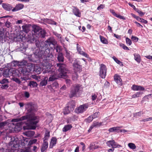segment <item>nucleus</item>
Returning a JSON list of instances; mask_svg holds the SVG:
<instances>
[{
    "label": "nucleus",
    "instance_id": "nucleus-8",
    "mask_svg": "<svg viewBox=\"0 0 152 152\" xmlns=\"http://www.w3.org/2000/svg\"><path fill=\"white\" fill-rule=\"evenodd\" d=\"M57 42L53 38L50 37L48 39L44 42V45H43V48H49L48 46H50L51 45H55L57 44Z\"/></svg>",
    "mask_w": 152,
    "mask_h": 152
},
{
    "label": "nucleus",
    "instance_id": "nucleus-29",
    "mask_svg": "<svg viewBox=\"0 0 152 152\" xmlns=\"http://www.w3.org/2000/svg\"><path fill=\"white\" fill-rule=\"evenodd\" d=\"M101 42L103 44H107L108 43V42L107 39L103 37L101 35L99 36Z\"/></svg>",
    "mask_w": 152,
    "mask_h": 152
},
{
    "label": "nucleus",
    "instance_id": "nucleus-23",
    "mask_svg": "<svg viewBox=\"0 0 152 152\" xmlns=\"http://www.w3.org/2000/svg\"><path fill=\"white\" fill-rule=\"evenodd\" d=\"M134 59L138 63L140 62L141 58L140 55L138 54L134 53Z\"/></svg>",
    "mask_w": 152,
    "mask_h": 152
},
{
    "label": "nucleus",
    "instance_id": "nucleus-12",
    "mask_svg": "<svg viewBox=\"0 0 152 152\" xmlns=\"http://www.w3.org/2000/svg\"><path fill=\"white\" fill-rule=\"evenodd\" d=\"M131 89L134 91H144L145 88L142 86L137 85H133L132 86Z\"/></svg>",
    "mask_w": 152,
    "mask_h": 152
},
{
    "label": "nucleus",
    "instance_id": "nucleus-41",
    "mask_svg": "<svg viewBox=\"0 0 152 152\" xmlns=\"http://www.w3.org/2000/svg\"><path fill=\"white\" fill-rule=\"evenodd\" d=\"M138 21L146 24L148 23L147 20L144 19L140 18L139 17H138V18L137 19Z\"/></svg>",
    "mask_w": 152,
    "mask_h": 152
},
{
    "label": "nucleus",
    "instance_id": "nucleus-26",
    "mask_svg": "<svg viewBox=\"0 0 152 152\" xmlns=\"http://www.w3.org/2000/svg\"><path fill=\"white\" fill-rule=\"evenodd\" d=\"M72 127V125L70 124H68L64 126L62 129V131L64 132H66L70 130Z\"/></svg>",
    "mask_w": 152,
    "mask_h": 152
},
{
    "label": "nucleus",
    "instance_id": "nucleus-5",
    "mask_svg": "<svg viewBox=\"0 0 152 152\" xmlns=\"http://www.w3.org/2000/svg\"><path fill=\"white\" fill-rule=\"evenodd\" d=\"M3 75L5 77H10V76L12 75L15 76V75H19L18 73H16V70L14 68H6L4 69L3 70Z\"/></svg>",
    "mask_w": 152,
    "mask_h": 152
},
{
    "label": "nucleus",
    "instance_id": "nucleus-55",
    "mask_svg": "<svg viewBox=\"0 0 152 152\" xmlns=\"http://www.w3.org/2000/svg\"><path fill=\"white\" fill-rule=\"evenodd\" d=\"M99 115V112H96L94 113L91 115L92 117H93L94 118H96L98 117Z\"/></svg>",
    "mask_w": 152,
    "mask_h": 152
},
{
    "label": "nucleus",
    "instance_id": "nucleus-1",
    "mask_svg": "<svg viewBox=\"0 0 152 152\" xmlns=\"http://www.w3.org/2000/svg\"><path fill=\"white\" fill-rule=\"evenodd\" d=\"M33 108L31 106V107L28 110V113L25 115L17 118L13 119L12 120V122H17L15 124V125L14 127L15 131L17 132L20 131L22 129V125L25 122L23 121L27 120L31 126H28L27 124L26 123V126H23L24 130L26 129H35L36 128V125L39 122V116H36L34 114L33 111Z\"/></svg>",
    "mask_w": 152,
    "mask_h": 152
},
{
    "label": "nucleus",
    "instance_id": "nucleus-19",
    "mask_svg": "<svg viewBox=\"0 0 152 152\" xmlns=\"http://www.w3.org/2000/svg\"><path fill=\"white\" fill-rule=\"evenodd\" d=\"M77 50L79 53L84 56L87 57L88 56L87 54L83 51H81V49L80 47V45L77 44Z\"/></svg>",
    "mask_w": 152,
    "mask_h": 152
},
{
    "label": "nucleus",
    "instance_id": "nucleus-40",
    "mask_svg": "<svg viewBox=\"0 0 152 152\" xmlns=\"http://www.w3.org/2000/svg\"><path fill=\"white\" fill-rule=\"evenodd\" d=\"M57 79V76L56 75H51L49 78V81H53Z\"/></svg>",
    "mask_w": 152,
    "mask_h": 152
},
{
    "label": "nucleus",
    "instance_id": "nucleus-39",
    "mask_svg": "<svg viewBox=\"0 0 152 152\" xmlns=\"http://www.w3.org/2000/svg\"><path fill=\"white\" fill-rule=\"evenodd\" d=\"M22 31L26 33H28L29 31L28 28V26H22Z\"/></svg>",
    "mask_w": 152,
    "mask_h": 152
},
{
    "label": "nucleus",
    "instance_id": "nucleus-27",
    "mask_svg": "<svg viewBox=\"0 0 152 152\" xmlns=\"http://www.w3.org/2000/svg\"><path fill=\"white\" fill-rule=\"evenodd\" d=\"M120 127H115L110 128L108 129V131L110 132H118V131Z\"/></svg>",
    "mask_w": 152,
    "mask_h": 152
},
{
    "label": "nucleus",
    "instance_id": "nucleus-9",
    "mask_svg": "<svg viewBox=\"0 0 152 152\" xmlns=\"http://www.w3.org/2000/svg\"><path fill=\"white\" fill-rule=\"evenodd\" d=\"M88 105L86 104L81 105L79 107L75 109V112L77 113H83L86 111L88 108Z\"/></svg>",
    "mask_w": 152,
    "mask_h": 152
},
{
    "label": "nucleus",
    "instance_id": "nucleus-6",
    "mask_svg": "<svg viewBox=\"0 0 152 152\" xmlns=\"http://www.w3.org/2000/svg\"><path fill=\"white\" fill-rule=\"evenodd\" d=\"M57 66L59 67L58 71L59 72V76L61 77L65 76L67 71L66 64H57Z\"/></svg>",
    "mask_w": 152,
    "mask_h": 152
},
{
    "label": "nucleus",
    "instance_id": "nucleus-22",
    "mask_svg": "<svg viewBox=\"0 0 152 152\" xmlns=\"http://www.w3.org/2000/svg\"><path fill=\"white\" fill-rule=\"evenodd\" d=\"M33 28L34 32L37 34H38L41 29L39 26L36 25H34L33 27Z\"/></svg>",
    "mask_w": 152,
    "mask_h": 152
},
{
    "label": "nucleus",
    "instance_id": "nucleus-36",
    "mask_svg": "<svg viewBox=\"0 0 152 152\" xmlns=\"http://www.w3.org/2000/svg\"><path fill=\"white\" fill-rule=\"evenodd\" d=\"M35 43L36 46L38 48H39V49H38L39 50H40L41 48L43 47L41 45V44L42 43V42L40 43L38 40H36L35 42Z\"/></svg>",
    "mask_w": 152,
    "mask_h": 152
},
{
    "label": "nucleus",
    "instance_id": "nucleus-7",
    "mask_svg": "<svg viewBox=\"0 0 152 152\" xmlns=\"http://www.w3.org/2000/svg\"><path fill=\"white\" fill-rule=\"evenodd\" d=\"M107 69L106 66L103 64L100 65L99 75L102 78H104L106 75Z\"/></svg>",
    "mask_w": 152,
    "mask_h": 152
},
{
    "label": "nucleus",
    "instance_id": "nucleus-18",
    "mask_svg": "<svg viewBox=\"0 0 152 152\" xmlns=\"http://www.w3.org/2000/svg\"><path fill=\"white\" fill-rule=\"evenodd\" d=\"M57 141V139L56 137H53L51 139L49 148H53L56 143Z\"/></svg>",
    "mask_w": 152,
    "mask_h": 152
},
{
    "label": "nucleus",
    "instance_id": "nucleus-42",
    "mask_svg": "<svg viewBox=\"0 0 152 152\" xmlns=\"http://www.w3.org/2000/svg\"><path fill=\"white\" fill-rule=\"evenodd\" d=\"M8 122L7 121H5L0 122V129H2L4 126L7 124Z\"/></svg>",
    "mask_w": 152,
    "mask_h": 152
},
{
    "label": "nucleus",
    "instance_id": "nucleus-35",
    "mask_svg": "<svg viewBox=\"0 0 152 152\" xmlns=\"http://www.w3.org/2000/svg\"><path fill=\"white\" fill-rule=\"evenodd\" d=\"M142 93L141 92H137L135 94L132 95V98H135L137 97H138L141 96L142 94Z\"/></svg>",
    "mask_w": 152,
    "mask_h": 152
},
{
    "label": "nucleus",
    "instance_id": "nucleus-32",
    "mask_svg": "<svg viewBox=\"0 0 152 152\" xmlns=\"http://www.w3.org/2000/svg\"><path fill=\"white\" fill-rule=\"evenodd\" d=\"M28 86H30V87L35 88L37 87V84L34 81H31L29 83Z\"/></svg>",
    "mask_w": 152,
    "mask_h": 152
},
{
    "label": "nucleus",
    "instance_id": "nucleus-15",
    "mask_svg": "<svg viewBox=\"0 0 152 152\" xmlns=\"http://www.w3.org/2000/svg\"><path fill=\"white\" fill-rule=\"evenodd\" d=\"M73 12L76 16L80 17L81 16V13L79 10L76 7H73L72 8Z\"/></svg>",
    "mask_w": 152,
    "mask_h": 152
},
{
    "label": "nucleus",
    "instance_id": "nucleus-34",
    "mask_svg": "<svg viewBox=\"0 0 152 152\" xmlns=\"http://www.w3.org/2000/svg\"><path fill=\"white\" fill-rule=\"evenodd\" d=\"M71 111L69 108L67 106L64 109L63 112L64 114L66 115L69 113Z\"/></svg>",
    "mask_w": 152,
    "mask_h": 152
},
{
    "label": "nucleus",
    "instance_id": "nucleus-38",
    "mask_svg": "<svg viewBox=\"0 0 152 152\" xmlns=\"http://www.w3.org/2000/svg\"><path fill=\"white\" fill-rule=\"evenodd\" d=\"M35 134L34 131H28L26 133V134L29 137H31L33 136Z\"/></svg>",
    "mask_w": 152,
    "mask_h": 152
},
{
    "label": "nucleus",
    "instance_id": "nucleus-31",
    "mask_svg": "<svg viewBox=\"0 0 152 152\" xmlns=\"http://www.w3.org/2000/svg\"><path fill=\"white\" fill-rule=\"evenodd\" d=\"M48 78L47 77L44 78V80L41 81L40 83V85L42 86H45L47 84V80Z\"/></svg>",
    "mask_w": 152,
    "mask_h": 152
},
{
    "label": "nucleus",
    "instance_id": "nucleus-60",
    "mask_svg": "<svg viewBox=\"0 0 152 152\" xmlns=\"http://www.w3.org/2000/svg\"><path fill=\"white\" fill-rule=\"evenodd\" d=\"M41 70V69L40 67L38 68V69H37L35 67L34 69V71L36 72L38 74H39L40 73Z\"/></svg>",
    "mask_w": 152,
    "mask_h": 152
},
{
    "label": "nucleus",
    "instance_id": "nucleus-50",
    "mask_svg": "<svg viewBox=\"0 0 152 152\" xmlns=\"http://www.w3.org/2000/svg\"><path fill=\"white\" fill-rule=\"evenodd\" d=\"M135 11L138 13H139L140 16H142L143 15L145 14V12H142L139 10L138 9H135Z\"/></svg>",
    "mask_w": 152,
    "mask_h": 152
},
{
    "label": "nucleus",
    "instance_id": "nucleus-17",
    "mask_svg": "<svg viewBox=\"0 0 152 152\" xmlns=\"http://www.w3.org/2000/svg\"><path fill=\"white\" fill-rule=\"evenodd\" d=\"M18 139L16 137H11L10 140V144L11 145H13V146L17 144Z\"/></svg>",
    "mask_w": 152,
    "mask_h": 152
},
{
    "label": "nucleus",
    "instance_id": "nucleus-56",
    "mask_svg": "<svg viewBox=\"0 0 152 152\" xmlns=\"http://www.w3.org/2000/svg\"><path fill=\"white\" fill-rule=\"evenodd\" d=\"M5 26L8 28H9L12 26V24L11 23L8 21H6L5 23Z\"/></svg>",
    "mask_w": 152,
    "mask_h": 152
},
{
    "label": "nucleus",
    "instance_id": "nucleus-58",
    "mask_svg": "<svg viewBox=\"0 0 152 152\" xmlns=\"http://www.w3.org/2000/svg\"><path fill=\"white\" fill-rule=\"evenodd\" d=\"M8 86L7 84H2L1 88L3 89H7L8 87Z\"/></svg>",
    "mask_w": 152,
    "mask_h": 152
},
{
    "label": "nucleus",
    "instance_id": "nucleus-10",
    "mask_svg": "<svg viewBox=\"0 0 152 152\" xmlns=\"http://www.w3.org/2000/svg\"><path fill=\"white\" fill-rule=\"evenodd\" d=\"M73 66L75 72L80 73L82 71V66L79 64L78 61L77 60H75Z\"/></svg>",
    "mask_w": 152,
    "mask_h": 152
},
{
    "label": "nucleus",
    "instance_id": "nucleus-62",
    "mask_svg": "<svg viewBox=\"0 0 152 152\" xmlns=\"http://www.w3.org/2000/svg\"><path fill=\"white\" fill-rule=\"evenodd\" d=\"M143 113L141 111H140L139 112L136 113H135L134 114V116H140L142 114H143Z\"/></svg>",
    "mask_w": 152,
    "mask_h": 152
},
{
    "label": "nucleus",
    "instance_id": "nucleus-14",
    "mask_svg": "<svg viewBox=\"0 0 152 152\" xmlns=\"http://www.w3.org/2000/svg\"><path fill=\"white\" fill-rule=\"evenodd\" d=\"M24 7L23 4H17L15 7L12 10V12H15L22 9Z\"/></svg>",
    "mask_w": 152,
    "mask_h": 152
},
{
    "label": "nucleus",
    "instance_id": "nucleus-21",
    "mask_svg": "<svg viewBox=\"0 0 152 152\" xmlns=\"http://www.w3.org/2000/svg\"><path fill=\"white\" fill-rule=\"evenodd\" d=\"M37 34L39 37L43 38L45 36L46 32L44 30L41 28Z\"/></svg>",
    "mask_w": 152,
    "mask_h": 152
},
{
    "label": "nucleus",
    "instance_id": "nucleus-20",
    "mask_svg": "<svg viewBox=\"0 0 152 152\" xmlns=\"http://www.w3.org/2000/svg\"><path fill=\"white\" fill-rule=\"evenodd\" d=\"M2 5L4 9L7 11H10L12 8V7L10 5L7 4L3 3Z\"/></svg>",
    "mask_w": 152,
    "mask_h": 152
},
{
    "label": "nucleus",
    "instance_id": "nucleus-54",
    "mask_svg": "<svg viewBox=\"0 0 152 152\" xmlns=\"http://www.w3.org/2000/svg\"><path fill=\"white\" fill-rule=\"evenodd\" d=\"M122 146L121 145H119V144H118L115 141H114V143L113 144V147H112V148H120V147H121Z\"/></svg>",
    "mask_w": 152,
    "mask_h": 152
},
{
    "label": "nucleus",
    "instance_id": "nucleus-37",
    "mask_svg": "<svg viewBox=\"0 0 152 152\" xmlns=\"http://www.w3.org/2000/svg\"><path fill=\"white\" fill-rule=\"evenodd\" d=\"M114 142V140H109L106 142V144L109 147H112Z\"/></svg>",
    "mask_w": 152,
    "mask_h": 152
},
{
    "label": "nucleus",
    "instance_id": "nucleus-57",
    "mask_svg": "<svg viewBox=\"0 0 152 152\" xmlns=\"http://www.w3.org/2000/svg\"><path fill=\"white\" fill-rule=\"evenodd\" d=\"M61 47L59 45H57L55 49L56 50L57 52L60 53Z\"/></svg>",
    "mask_w": 152,
    "mask_h": 152
},
{
    "label": "nucleus",
    "instance_id": "nucleus-3",
    "mask_svg": "<svg viewBox=\"0 0 152 152\" xmlns=\"http://www.w3.org/2000/svg\"><path fill=\"white\" fill-rule=\"evenodd\" d=\"M41 50L37 49L34 52L33 56L36 58L42 59L47 61H50L52 60L53 57L52 53L50 52L49 48H41Z\"/></svg>",
    "mask_w": 152,
    "mask_h": 152
},
{
    "label": "nucleus",
    "instance_id": "nucleus-49",
    "mask_svg": "<svg viewBox=\"0 0 152 152\" xmlns=\"http://www.w3.org/2000/svg\"><path fill=\"white\" fill-rule=\"evenodd\" d=\"M75 72V73L72 76V79L73 80H77L78 77V75L77 74V72Z\"/></svg>",
    "mask_w": 152,
    "mask_h": 152
},
{
    "label": "nucleus",
    "instance_id": "nucleus-61",
    "mask_svg": "<svg viewBox=\"0 0 152 152\" xmlns=\"http://www.w3.org/2000/svg\"><path fill=\"white\" fill-rule=\"evenodd\" d=\"M101 125V123H99V122H94L93 126H94V127L100 126Z\"/></svg>",
    "mask_w": 152,
    "mask_h": 152
},
{
    "label": "nucleus",
    "instance_id": "nucleus-59",
    "mask_svg": "<svg viewBox=\"0 0 152 152\" xmlns=\"http://www.w3.org/2000/svg\"><path fill=\"white\" fill-rule=\"evenodd\" d=\"M120 19H122L123 20H125L126 19V18L123 16H122L120 15L117 14L116 16H115Z\"/></svg>",
    "mask_w": 152,
    "mask_h": 152
},
{
    "label": "nucleus",
    "instance_id": "nucleus-30",
    "mask_svg": "<svg viewBox=\"0 0 152 152\" xmlns=\"http://www.w3.org/2000/svg\"><path fill=\"white\" fill-rule=\"evenodd\" d=\"M44 21L47 22L49 24L55 25H56V22L53 20H52L49 19L47 18L45 19Z\"/></svg>",
    "mask_w": 152,
    "mask_h": 152
},
{
    "label": "nucleus",
    "instance_id": "nucleus-4",
    "mask_svg": "<svg viewBox=\"0 0 152 152\" xmlns=\"http://www.w3.org/2000/svg\"><path fill=\"white\" fill-rule=\"evenodd\" d=\"M80 86L79 84H76L72 86L70 88L69 96L70 98L74 97H77L79 96L81 93Z\"/></svg>",
    "mask_w": 152,
    "mask_h": 152
},
{
    "label": "nucleus",
    "instance_id": "nucleus-24",
    "mask_svg": "<svg viewBox=\"0 0 152 152\" xmlns=\"http://www.w3.org/2000/svg\"><path fill=\"white\" fill-rule=\"evenodd\" d=\"M57 58L59 62H63L64 61V58L63 56L62 53H58Z\"/></svg>",
    "mask_w": 152,
    "mask_h": 152
},
{
    "label": "nucleus",
    "instance_id": "nucleus-64",
    "mask_svg": "<svg viewBox=\"0 0 152 152\" xmlns=\"http://www.w3.org/2000/svg\"><path fill=\"white\" fill-rule=\"evenodd\" d=\"M65 81L66 84L69 86H70L72 83L70 79H66Z\"/></svg>",
    "mask_w": 152,
    "mask_h": 152
},
{
    "label": "nucleus",
    "instance_id": "nucleus-53",
    "mask_svg": "<svg viewBox=\"0 0 152 152\" xmlns=\"http://www.w3.org/2000/svg\"><path fill=\"white\" fill-rule=\"evenodd\" d=\"M131 38L132 40L135 42H137L139 39L137 37L134 36H132Z\"/></svg>",
    "mask_w": 152,
    "mask_h": 152
},
{
    "label": "nucleus",
    "instance_id": "nucleus-48",
    "mask_svg": "<svg viewBox=\"0 0 152 152\" xmlns=\"http://www.w3.org/2000/svg\"><path fill=\"white\" fill-rule=\"evenodd\" d=\"M126 44L128 45H131L132 42L131 39L127 37L126 39Z\"/></svg>",
    "mask_w": 152,
    "mask_h": 152
},
{
    "label": "nucleus",
    "instance_id": "nucleus-13",
    "mask_svg": "<svg viewBox=\"0 0 152 152\" xmlns=\"http://www.w3.org/2000/svg\"><path fill=\"white\" fill-rule=\"evenodd\" d=\"M114 78L115 81L117 84L119 85H122V80L119 75L116 74L114 75Z\"/></svg>",
    "mask_w": 152,
    "mask_h": 152
},
{
    "label": "nucleus",
    "instance_id": "nucleus-33",
    "mask_svg": "<svg viewBox=\"0 0 152 152\" xmlns=\"http://www.w3.org/2000/svg\"><path fill=\"white\" fill-rule=\"evenodd\" d=\"M98 148V146L96 145L94 143H92L90 145L89 148L90 150L95 149Z\"/></svg>",
    "mask_w": 152,
    "mask_h": 152
},
{
    "label": "nucleus",
    "instance_id": "nucleus-63",
    "mask_svg": "<svg viewBox=\"0 0 152 152\" xmlns=\"http://www.w3.org/2000/svg\"><path fill=\"white\" fill-rule=\"evenodd\" d=\"M13 80L18 84H20L21 82L20 80L17 78H14L13 79Z\"/></svg>",
    "mask_w": 152,
    "mask_h": 152
},
{
    "label": "nucleus",
    "instance_id": "nucleus-46",
    "mask_svg": "<svg viewBox=\"0 0 152 152\" xmlns=\"http://www.w3.org/2000/svg\"><path fill=\"white\" fill-rule=\"evenodd\" d=\"M65 48V51H66V57L68 59H69L70 57V51L68 50L66 48Z\"/></svg>",
    "mask_w": 152,
    "mask_h": 152
},
{
    "label": "nucleus",
    "instance_id": "nucleus-28",
    "mask_svg": "<svg viewBox=\"0 0 152 152\" xmlns=\"http://www.w3.org/2000/svg\"><path fill=\"white\" fill-rule=\"evenodd\" d=\"M50 131L48 130H46L45 134L44 137L43 138V140L47 141L50 137Z\"/></svg>",
    "mask_w": 152,
    "mask_h": 152
},
{
    "label": "nucleus",
    "instance_id": "nucleus-25",
    "mask_svg": "<svg viewBox=\"0 0 152 152\" xmlns=\"http://www.w3.org/2000/svg\"><path fill=\"white\" fill-rule=\"evenodd\" d=\"M67 106L70 109V110L72 111L74 110L75 106L74 102L72 101L69 102Z\"/></svg>",
    "mask_w": 152,
    "mask_h": 152
},
{
    "label": "nucleus",
    "instance_id": "nucleus-43",
    "mask_svg": "<svg viewBox=\"0 0 152 152\" xmlns=\"http://www.w3.org/2000/svg\"><path fill=\"white\" fill-rule=\"evenodd\" d=\"M128 146L130 148L132 149H134L136 148L135 145L132 143H129L128 144Z\"/></svg>",
    "mask_w": 152,
    "mask_h": 152
},
{
    "label": "nucleus",
    "instance_id": "nucleus-45",
    "mask_svg": "<svg viewBox=\"0 0 152 152\" xmlns=\"http://www.w3.org/2000/svg\"><path fill=\"white\" fill-rule=\"evenodd\" d=\"M93 119L94 118L91 115L85 119V121L87 122L90 123L93 120Z\"/></svg>",
    "mask_w": 152,
    "mask_h": 152
},
{
    "label": "nucleus",
    "instance_id": "nucleus-51",
    "mask_svg": "<svg viewBox=\"0 0 152 152\" xmlns=\"http://www.w3.org/2000/svg\"><path fill=\"white\" fill-rule=\"evenodd\" d=\"M120 46L121 47L124 49L125 50H129V49L128 47L125 45L121 43L120 45Z\"/></svg>",
    "mask_w": 152,
    "mask_h": 152
},
{
    "label": "nucleus",
    "instance_id": "nucleus-16",
    "mask_svg": "<svg viewBox=\"0 0 152 152\" xmlns=\"http://www.w3.org/2000/svg\"><path fill=\"white\" fill-rule=\"evenodd\" d=\"M48 143L46 141L43 140V142L42 144L41 148V151L42 152H44L48 148Z\"/></svg>",
    "mask_w": 152,
    "mask_h": 152
},
{
    "label": "nucleus",
    "instance_id": "nucleus-11",
    "mask_svg": "<svg viewBox=\"0 0 152 152\" xmlns=\"http://www.w3.org/2000/svg\"><path fill=\"white\" fill-rule=\"evenodd\" d=\"M58 87V84L56 82H54L51 85L48 86V88L52 92L54 91V90Z\"/></svg>",
    "mask_w": 152,
    "mask_h": 152
},
{
    "label": "nucleus",
    "instance_id": "nucleus-47",
    "mask_svg": "<svg viewBox=\"0 0 152 152\" xmlns=\"http://www.w3.org/2000/svg\"><path fill=\"white\" fill-rule=\"evenodd\" d=\"M112 58L114 61L118 64L120 65L121 64H122V62L119 60L115 57L113 56Z\"/></svg>",
    "mask_w": 152,
    "mask_h": 152
},
{
    "label": "nucleus",
    "instance_id": "nucleus-52",
    "mask_svg": "<svg viewBox=\"0 0 152 152\" xmlns=\"http://www.w3.org/2000/svg\"><path fill=\"white\" fill-rule=\"evenodd\" d=\"M151 95V94H149L146 95L143 98V99L145 100H148L150 98L152 97Z\"/></svg>",
    "mask_w": 152,
    "mask_h": 152
},
{
    "label": "nucleus",
    "instance_id": "nucleus-2",
    "mask_svg": "<svg viewBox=\"0 0 152 152\" xmlns=\"http://www.w3.org/2000/svg\"><path fill=\"white\" fill-rule=\"evenodd\" d=\"M11 66H18L19 68L16 70V73L18 72L20 74L23 75H26L28 74V73L32 70V67L28 65L27 61L23 60L21 61H14L11 63Z\"/></svg>",
    "mask_w": 152,
    "mask_h": 152
},
{
    "label": "nucleus",
    "instance_id": "nucleus-44",
    "mask_svg": "<svg viewBox=\"0 0 152 152\" xmlns=\"http://www.w3.org/2000/svg\"><path fill=\"white\" fill-rule=\"evenodd\" d=\"M9 82L8 80L6 78H4L0 80V83L1 84H7Z\"/></svg>",
    "mask_w": 152,
    "mask_h": 152
}]
</instances>
